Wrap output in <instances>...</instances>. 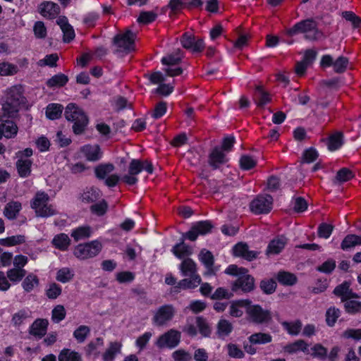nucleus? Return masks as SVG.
<instances>
[{"label":"nucleus","instance_id":"58836bf2","mask_svg":"<svg viewBox=\"0 0 361 361\" xmlns=\"http://www.w3.org/2000/svg\"><path fill=\"white\" fill-rule=\"evenodd\" d=\"M59 361H82L81 355L74 350L63 349L59 355Z\"/></svg>","mask_w":361,"mask_h":361},{"label":"nucleus","instance_id":"052dcab7","mask_svg":"<svg viewBox=\"0 0 361 361\" xmlns=\"http://www.w3.org/2000/svg\"><path fill=\"white\" fill-rule=\"evenodd\" d=\"M240 166L243 170H250L255 166L257 161L249 155H243L240 159Z\"/></svg>","mask_w":361,"mask_h":361},{"label":"nucleus","instance_id":"ea45409f","mask_svg":"<svg viewBox=\"0 0 361 361\" xmlns=\"http://www.w3.org/2000/svg\"><path fill=\"white\" fill-rule=\"evenodd\" d=\"M307 354H310L313 357L320 360L325 359L327 356V349L320 343H316L307 350Z\"/></svg>","mask_w":361,"mask_h":361},{"label":"nucleus","instance_id":"37998d69","mask_svg":"<svg viewBox=\"0 0 361 361\" xmlns=\"http://www.w3.org/2000/svg\"><path fill=\"white\" fill-rule=\"evenodd\" d=\"M114 170V166L111 164H101L95 168V174L99 179H106L111 175Z\"/></svg>","mask_w":361,"mask_h":361},{"label":"nucleus","instance_id":"6ab92c4d","mask_svg":"<svg viewBox=\"0 0 361 361\" xmlns=\"http://www.w3.org/2000/svg\"><path fill=\"white\" fill-rule=\"evenodd\" d=\"M248 300H238L233 301L229 307V314L234 317H240L244 312L247 314V309L250 304Z\"/></svg>","mask_w":361,"mask_h":361},{"label":"nucleus","instance_id":"cd10ccee","mask_svg":"<svg viewBox=\"0 0 361 361\" xmlns=\"http://www.w3.org/2000/svg\"><path fill=\"white\" fill-rule=\"evenodd\" d=\"M343 134L342 132L336 131L332 133L328 139V149L330 151L338 149L343 145Z\"/></svg>","mask_w":361,"mask_h":361},{"label":"nucleus","instance_id":"de8ad7c7","mask_svg":"<svg viewBox=\"0 0 361 361\" xmlns=\"http://www.w3.org/2000/svg\"><path fill=\"white\" fill-rule=\"evenodd\" d=\"M73 276H74V273H73V270H71L68 267H63V268L60 269L57 271L56 276V279L61 283H66L70 281L71 280H72Z\"/></svg>","mask_w":361,"mask_h":361},{"label":"nucleus","instance_id":"49530a36","mask_svg":"<svg viewBox=\"0 0 361 361\" xmlns=\"http://www.w3.org/2000/svg\"><path fill=\"white\" fill-rule=\"evenodd\" d=\"M39 285V279L34 274H29L23 280L22 287L26 292L32 291Z\"/></svg>","mask_w":361,"mask_h":361},{"label":"nucleus","instance_id":"4be33fe9","mask_svg":"<svg viewBox=\"0 0 361 361\" xmlns=\"http://www.w3.org/2000/svg\"><path fill=\"white\" fill-rule=\"evenodd\" d=\"M57 24L61 29L63 33V41L69 42L75 37V32L73 27L68 23V19L66 17H59L57 20Z\"/></svg>","mask_w":361,"mask_h":361},{"label":"nucleus","instance_id":"6e6552de","mask_svg":"<svg viewBox=\"0 0 361 361\" xmlns=\"http://www.w3.org/2000/svg\"><path fill=\"white\" fill-rule=\"evenodd\" d=\"M102 250V244L97 240H92L77 245L73 251L74 255L79 259L84 260L97 256Z\"/></svg>","mask_w":361,"mask_h":361},{"label":"nucleus","instance_id":"69168bd1","mask_svg":"<svg viewBox=\"0 0 361 361\" xmlns=\"http://www.w3.org/2000/svg\"><path fill=\"white\" fill-rule=\"evenodd\" d=\"M108 204L105 200H102L98 203L92 204L90 207L91 212L97 215L103 216L107 211Z\"/></svg>","mask_w":361,"mask_h":361},{"label":"nucleus","instance_id":"5fc2aeb1","mask_svg":"<svg viewBox=\"0 0 361 361\" xmlns=\"http://www.w3.org/2000/svg\"><path fill=\"white\" fill-rule=\"evenodd\" d=\"M66 310L63 305H56L51 311V320L54 323H59L66 317Z\"/></svg>","mask_w":361,"mask_h":361},{"label":"nucleus","instance_id":"423d86ee","mask_svg":"<svg viewBox=\"0 0 361 361\" xmlns=\"http://www.w3.org/2000/svg\"><path fill=\"white\" fill-rule=\"evenodd\" d=\"M143 170L149 173H152V163L147 160L141 161L139 159H133L129 164L128 173L124 175L121 180L128 185H135L137 182V176Z\"/></svg>","mask_w":361,"mask_h":361},{"label":"nucleus","instance_id":"a878e982","mask_svg":"<svg viewBox=\"0 0 361 361\" xmlns=\"http://www.w3.org/2000/svg\"><path fill=\"white\" fill-rule=\"evenodd\" d=\"M350 283L344 282L338 286L334 290L335 295L341 297L343 300L357 298V294L350 289Z\"/></svg>","mask_w":361,"mask_h":361},{"label":"nucleus","instance_id":"13d9d810","mask_svg":"<svg viewBox=\"0 0 361 361\" xmlns=\"http://www.w3.org/2000/svg\"><path fill=\"white\" fill-rule=\"evenodd\" d=\"M271 101L270 95L261 87H257L256 94V104L259 106H264Z\"/></svg>","mask_w":361,"mask_h":361},{"label":"nucleus","instance_id":"5701e85b","mask_svg":"<svg viewBox=\"0 0 361 361\" xmlns=\"http://www.w3.org/2000/svg\"><path fill=\"white\" fill-rule=\"evenodd\" d=\"M104 343L102 338H97L91 341L85 348L86 355L97 358L100 354V349L103 347Z\"/></svg>","mask_w":361,"mask_h":361},{"label":"nucleus","instance_id":"3c124183","mask_svg":"<svg viewBox=\"0 0 361 361\" xmlns=\"http://www.w3.org/2000/svg\"><path fill=\"white\" fill-rule=\"evenodd\" d=\"M277 280L283 285L292 286L296 283V276L289 272L280 271L277 274Z\"/></svg>","mask_w":361,"mask_h":361},{"label":"nucleus","instance_id":"774afa93","mask_svg":"<svg viewBox=\"0 0 361 361\" xmlns=\"http://www.w3.org/2000/svg\"><path fill=\"white\" fill-rule=\"evenodd\" d=\"M172 357L175 361H190L192 359L191 355L183 349L174 351Z\"/></svg>","mask_w":361,"mask_h":361},{"label":"nucleus","instance_id":"72a5a7b5","mask_svg":"<svg viewBox=\"0 0 361 361\" xmlns=\"http://www.w3.org/2000/svg\"><path fill=\"white\" fill-rule=\"evenodd\" d=\"M71 240L67 234L60 233L54 236L52 240L54 246L61 250H66L69 247Z\"/></svg>","mask_w":361,"mask_h":361},{"label":"nucleus","instance_id":"c85d7f7f","mask_svg":"<svg viewBox=\"0 0 361 361\" xmlns=\"http://www.w3.org/2000/svg\"><path fill=\"white\" fill-rule=\"evenodd\" d=\"M286 243V238L283 236L272 240L268 245L267 254H279L284 248Z\"/></svg>","mask_w":361,"mask_h":361},{"label":"nucleus","instance_id":"603ef678","mask_svg":"<svg viewBox=\"0 0 361 361\" xmlns=\"http://www.w3.org/2000/svg\"><path fill=\"white\" fill-rule=\"evenodd\" d=\"M68 81V77L62 73L57 74L51 77L47 82L50 87H61L65 85Z\"/></svg>","mask_w":361,"mask_h":361},{"label":"nucleus","instance_id":"ddd939ff","mask_svg":"<svg viewBox=\"0 0 361 361\" xmlns=\"http://www.w3.org/2000/svg\"><path fill=\"white\" fill-rule=\"evenodd\" d=\"M322 68H328L332 66L334 71L337 73H341L345 71L348 65V59L345 56H339L334 60L331 55H324L320 61Z\"/></svg>","mask_w":361,"mask_h":361},{"label":"nucleus","instance_id":"c03bdc74","mask_svg":"<svg viewBox=\"0 0 361 361\" xmlns=\"http://www.w3.org/2000/svg\"><path fill=\"white\" fill-rule=\"evenodd\" d=\"M63 109L61 104H49L46 108V116L49 119H56L61 116Z\"/></svg>","mask_w":361,"mask_h":361},{"label":"nucleus","instance_id":"2f4dec72","mask_svg":"<svg viewBox=\"0 0 361 361\" xmlns=\"http://www.w3.org/2000/svg\"><path fill=\"white\" fill-rule=\"evenodd\" d=\"M22 209L21 204L18 202H8L4 209V214L8 219H15Z\"/></svg>","mask_w":361,"mask_h":361},{"label":"nucleus","instance_id":"aec40b11","mask_svg":"<svg viewBox=\"0 0 361 361\" xmlns=\"http://www.w3.org/2000/svg\"><path fill=\"white\" fill-rule=\"evenodd\" d=\"M122 343L118 341L109 343L108 348L102 355L103 361H114L117 355L121 353Z\"/></svg>","mask_w":361,"mask_h":361},{"label":"nucleus","instance_id":"f704fd0d","mask_svg":"<svg viewBox=\"0 0 361 361\" xmlns=\"http://www.w3.org/2000/svg\"><path fill=\"white\" fill-rule=\"evenodd\" d=\"M101 197V192L95 188H87L81 195V200L83 202L91 203L97 200Z\"/></svg>","mask_w":361,"mask_h":361},{"label":"nucleus","instance_id":"2eb2a0df","mask_svg":"<svg viewBox=\"0 0 361 361\" xmlns=\"http://www.w3.org/2000/svg\"><path fill=\"white\" fill-rule=\"evenodd\" d=\"M13 117L4 113L0 116V140L2 137L13 138L17 135L18 130L17 125L13 121L6 118Z\"/></svg>","mask_w":361,"mask_h":361},{"label":"nucleus","instance_id":"4c0bfd02","mask_svg":"<svg viewBox=\"0 0 361 361\" xmlns=\"http://www.w3.org/2000/svg\"><path fill=\"white\" fill-rule=\"evenodd\" d=\"M30 314L31 312L27 308L20 310L13 314L11 323L15 326H19L30 317Z\"/></svg>","mask_w":361,"mask_h":361},{"label":"nucleus","instance_id":"b1692460","mask_svg":"<svg viewBox=\"0 0 361 361\" xmlns=\"http://www.w3.org/2000/svg\"><path fill=\"white\" fill-rule=\"evenodd\" d=\"M233 255L236 257H241L247 260H252L257 257V253L250 251L248 247L244 243H238L233 247Z\"/></svg>","mask_w":361,"mask_h":361},{"label":"nucleus","instance_id":"0e129e2a","mask_svg":"<svg viewBox=\"0 0 361 361\" xmlns=\"http://www.w3.org/2000/svg\"><path fill=\"white\" fill-rule=\"evenodd\" d=\"M199 259L207 268H210L214 263L212 254L206 250H202L199 255Z\"/></svg>","mask_w":361,"mask_h":361},{"label":"nucleus","instance_id":"bf43d9fd","mask_svg":"<svg viewBox=\"0 0 361 361\" xmlns=\"http://www.w3.org/2000/svg\"><path fill=\"white\" fill-rule=\"evenodd\" d=\"M58 60V55L56 54H51L49 55H47L44 59L39 60L37 62V65L41 67H54L56 66V61Z\"/></svg>","mask_w":361,"mask_h":361},{"label":"nucleus","instance_id":"9b49d317","mask_svg":"<svg viewBox=\"0 0 361 361\" xmlns=\"http://www.w3.org/2000/svg\"><path fill=\"white\" fill-rule=\"evenodd\" d=\"M180 341V332L175 329H170L161 335L155 342L159 348H173L176 347Z\"/></svg>","mask_w":361,"mask_h":361},{"label":"nucleus","instance_id":"f3484780","mask_svg":"<svg viewBox=\"0 0 361 361\" xmlns=\"http://www.w3.org/2000/svg\"><path fill=\"white\" fill-rule=\"evenodd\" d=\"M180 42L185 49H189L193 53L201 52L204 48L202 39H196L193 35L188 32L183 35Z\"/></svg>","mask_w":361,"mask_h":361},{"label":"nucleus","instance_id":"4468645a","mask_svg":"<svg viewBox=\"0 0 361 361\" xmlns=\"http://www.w3.org/2000/svg\"><path fill=\"white\" fill-rule=\"evenodd\" d=\"M273 199L270 195H259L250 203L251 211L256 214H267L272 209Z\"/></svg>","mask_w":361,"mask_h":361},{"label":"nucleus","instance_id":"7c9ffc66","mask_svg":"<svg viewBox=\"0 0 361 361\" xmlns=\"http://www.w3.org/2000/svg\"><path fill=\"white\" fill-rule=\"evenodd\" d=\"M92 229L89 226H82L72 230L71 235L75 241L88 238L91 236Z\"/></svg>","mask_w":361,"mask_h":361},{"label":"nucleus","instance_id":"1a4fd4ad","mask_svg":"<svg viewBox=\"0 0 361 361\" xmlns=\"http://www.w3.org/2000/svg\"><path fill=\"white\" fill-rule=\"evenodd\" d=\"M176 314V310L171 305H164L159 307L153 315L152 322L157 326H166Z\"/></svg>","mask_w":361,"mask_h":361},{"label":"nucleus","instance_id":"680f3d73","mask_svg":"<svg viewBox=\"0 0 361 361\" xmlns=\"http://www.w3.org/2000/svg\"><path fill=\"white\" fill-rule=\"evenodd\" d=\"M157 13L154 11H142L140 13L137 22L143 24H148L155 20Z\"/></svg>","mask_w":361,"mask_h":361},{"label":"nucleus","instance_id":"a211bd4d","mask_svg":"<svg viewBox=\"0 0 361 361\" xmlns=\"http://www.w3.org/2000/svg\"><path fill=\"white\" fill-rule=\"evenodd\" d=\"M39 13L47 18H56L60 12L58 4L51 1H44L39 6Z\"/></svg>","mask_w":361,"mask_h":361},{"label":"nucleus","instance_id":"0eeeda50","mask_svg":"<svg viewBox=\"0 0 361 361\" xmlns=\"http://www.w3.org/2000/svg\"><path fill=\"white\" fill-rule=\"evenodd\" d=\"M246 319L249 322L255 324H267L271 321L272 314L270 310L264 309L259 305L252 304L250 301Z\"/></svg>","mask_w":361,"mask_h":361},{"label":"nucleus","instance_id":"e433bc0d","mask_svg":"<svg viewBox=\"0 0 361 361\" xmlns=\"http://www.w3.org/2000/svg\"><path fill=\"white\" fill-rule=\"evenodd\" d=\"M308 344L303 340H298L294 343H290L284 347V350L288 353H296L299 351L303 353L307 352Z\"/></svg>","mask_w":361,"mask_h":361},{"label":"nucleus","instance_id":"dca6fc26","mask_svg":"<svg viewBox=\"0 0 361 361\" xmlns=\"http://www.w3.org/2000/svg\"><path fill=\"white\" fill-rule=\"evenodd\" d=\"M80 157L85 159L88 161H97L102 157L103 152L97 144L85 145L80 149Z\"/></svg>","mask_w":361,"mask_h":361},{"label":"nucleus","instance_id":"f03ea898","mask_svg":"<svg viewBox=\"0 0 361 361\" xmlns=\"http://www.w3.org/2000/svg\"><path fill=\"white\" fill-rule=\"evenodd\" d=\"M64 115L66 118L73 123V130L75 134L79 135L84 132L88 118L83 110L73 103L67 105Z\"/></svg>","mask_w":361,"mask_h":361},{"label":"nucleus","instance_id":"393cba45","mask_svg":"<svg viewBox=\"0 0 361 361\" xmlns=\"http://www.w3.org/2000/svg\"><path fill=\"white\" fill-rule=\"evenodd\" d=\"M179 269L183 276H199L197 274V265L190 258L183 259L179 266Z\"/></svg>","mask_w":361,"mask_h":361},{"label":"nucleus","instance_id":"8fccbe9b","mask_svg":"<svg viewBox=\"0 0 361 361\" xmlns=\"http://www.w3.org/2000/svg\"><path fill=\"white\" fill-rule=\"evenodd\" d=\"M233 330L232 324L224 319H221L217 325V334L220 337L228 336Z\"/></svg>","mask_w":361,"mask_h":361},{"label":"nucleus","instance_id":"79ce46f5","mask_svg":"<svg viewBox=\"0 0 361 361\" xmlns=\"http://www.w3.org/2000/svg\"><path fill=\"white\" fill-rule=\"evenodd\" d=\"M26 238L23 235H16L0 239V245L6 247L15 246L25 242Z\"/></svg>","mask_w":361,"mask_h":361},{"label":"nucleus","instance_id":"bb28decb","mask_svg":"<svg viewBox=\"0 0 361 361\" xmlns=\"http://www.w3.org/2000/svg\"><path fill=\"white\" fill-rule=\"evenodd\" d=\"M48 321L44 319L35 320L31 326L30 333L36 336L42 337L47 329Z\"/></svg>","mask_w":361,"mask_h":361},{"label":"nucleus","instance_id":"e2e57ef3","mask_svg":"<svg viewBox=\"0 0 361 361\" xmlns=\"http://www.w3.org/2000/svg\"><path fill=\"white\" fill-rule=\"evenodd\" d=\"M340 315V311L335 307H331L326 311V321L329 326H332Z\"/></svg>","mask_w":361,"mask_h":361},{"label":"nucleus","instance_id":"c756f323","mask_svg":"<svg viewBox=\"0 0 361 361\" xmlns=\"http://www.w3.org/2000/svg\"><path fill=\"white\" fill-rule=\"evenodd\" d=\"M189 279H184L180 280L177 286L175 287L176 289H191L197 287L201 282V278L200 276H189ZM178 291V290H176Z\"/></svg>","mask_w":361,"mask_h":361},{"label":"nucleus","instance_id":"f257e3e1","mask_svg":"<svg viewBox=\"0 0 361 361\" xmlns=\"http://www.w3.org/2000/svg\"><path fill=\"white\" fill-rule=\"evenodd\" d=\"M225 273L228 275L238 276V279L232 286L233 291L241 290L247 293L254 289V279L247 274L246 269L238 267L235 264H231L226 269Z\"/></svg>","mask_w":361,"mask_h":361},{"label":"nucleus","instance_id":"a19ab883","mask_svg":"<svg viewBox=\"0 0 361 361\" xmlns=\"http://www.w3.org/2000/svg\"><path fill=\"white\" fill-rule=\"evenodd\" d=\"M361 245V235H348L343 240L341 247L343 250H348L356 245Z\"/></svg>","mask_w":361,"mask_h":361},{"label":"nucleus","instance_id":"338daca9","mask_svg":"<svg viewBox=\"0 0 361 361\" xmlns=\"http://www.w3.org/2000/svg\"><path fill=\"white\" fill-rule=\"evenodd\" d=\"M152 336V334L151 332H145L143 334L140 336L135 341V345L139 349L140 351L142 350L146 345L149 341L150 338Z\"/></svg>","mask_w":361,"mask_h":361},{"label":"nucleus","instance_id":"f8f14e48","mask_svg":"<svg viewBox=\"0 0 361 361\" xmlns=\"http://www.w3.org/2000/svg\"><path fill=\"white\" fill-rule=\"evenodd\" d=\"M135 35L130 30L124 33L118 34L114 38V44L116 47V51H130L134 49V41Z\"/></svg>","mask_w":361,"mask_h":361},{"label":"nucleus","instance_id":"7ed1b4c3","mask_svg":"<svg viewBox=\"0 0 361 361\" xmlns=\"http://www.w3.org/2000/svg\"><path fill=\"white\" fill-rule=\"evenodd\" d=\"M287 33L290 36L302 33L305 39L310 41H317L323 37V33L318 30L316 22L311 19L296 23L287 31Z\"/></svg>","mask_w":361,"mask_h":361},{"label":"nucleus","instance_id":"4d7b16f0","mask_svg":"<svg viewBox=\"0 0 361 361\" xmlns=\"http://www.w3.org/2000/svg\"><path fill=\"white\" fill-rule=\"evenodd\" d=\"M61 287L56 283H51L46 289V295L49 299H56L61 294Z\"/></svg>","mask_w":361,"mask_h":361},{"label":"nucleus","instance_id":"09e8293b","mask_svg":"<svg viewBox=\"0 0 361 361\" xmlns=\"http://www.w3.org/2000/svg\"><path fill=\"white\" fill-rule=\"evenodd\" d=\"M282 326L289 334L293 336L298 335L302 329V323L299 320L290 322H282Z\"/></svg>","mask_w":361,"mask_h":361},{"label":"nucleus","instance_id":"473e14b6","mask_svg":"<svg viewBox=\"0 0 361 361\" xmlns=\"http://www.w3.org/2000/svg\"><path fill=\"white\" fill-rule=\"evenodd\" d=\"M173 254L178 259H183L191 255L190 247L187 245L183 240L180 243L176 244L171 250Z\"/></svg>","mask_w":361,"mask_h":361},{"label":"nucleus","instance_id":"a18cd8bd","mask_svg":"<svg viewBox=\"0 0 361 361\" xmlns=\"http://www.w3.org/2000/svg\"><path fill=\"white\" fill-rule=\"evenodd\" d=\"M248 340L252 344H266L272 341V337L270 334L266 333H255L252 334Z\"/></svg>","mask_w":361,"mask_h":361},{"label":"nucleus","instance_id":"9d476101","mask_svg":"<svg viewBox=\"0 0 361 361\" xmlns=\"http://www.w3.org/2000/svg\"><path fill=\"white\" fill-rule=\"evenodd\" d=\"M183 57V54L180 49L176 50L174 53L169 54L161 59V63L167 66L164 69L168 75L173 77L180 75L183 70L180 68H173V66L179 63Z\"/></svg>","mask_w":361,"mask_h":361},{"label":"nucleus","instance_id":"20e7f679","mask_svg":"<svg viewBox=\"0 0 361 361\" xmlns=\"http://www.w3.org/2000/svg\"><path fill=\"white\" fill-rule=\"evenodd\" d=\"M22 101L21 86H13L8 89L2 103V110L8 116H15Z\"/></svg>","mask_w":361,"mask_h":361},{"label":"nucleus","instance_id":"39448f33","mask_svg":"<svg viewBox=\"0 0 361 361\" xmlns=\"http://www.w3.org/2000/svg\"><path fill=\"white\" fill-rule=\"evenodd\" d=\"M49 197L44 192H37L31 202V207L37 216L49 217L57 214V210L49 204Z\"/></svg>","mask_w":361,"mask_h":361},{"label":"nucleus","instance_id":"864d4df0","mask_svg":"<svg viewBox=\"0 0 361 361\" xmlns=\"http://www.w3.org/2000/svg\"><path fill=\"white\" fill-rule=\"evenodd\" d=\"M90 329L85 325H81L73 332V336L78 343H83L90 334Z\"/></svg>","mask_w":361,"mask_h":361},{"label":"nucleus","instance_id":"6e6d98bb","mask_svg":"<svg viewBox=\"0 0 361 361\" xmlns=\"http://www.w3.org/2000/svg\"><path fill=\"white\" fill-rule=\"evenodd\" d=\"M7 277L11 281L18 282L25 274V270L23 269H18L17 267L11 269L7 271Z\"/></svg>","mask_w":361,"mask_h":361},{"label":"nucleus","instance_id":"c9c22d12","mask_svg":"<svg viewBox=\"0 0 361 361\" xmlns=\"http://www.w3.org/2000/svg\"><path fill=\"white\" fill-rule=\"evenodd\" d=\"M32 165V161L28 158L20 157L18 159L16 166L19 175L21 177H26L30 173V168Z\"/></svg>","mask_w":361,"mask_h":361},{"label":"nucleus","instance_id":"412c9836","mask_svg":"<svg viewBox=\"0 0 361 361\" xmlns=\"http://www.w3.org/2000/svg\"><path fill=\"white\" fill-rule=\"evenodd\" d=\"M228 161L226 154L218 147L214 148L209 157V164L214 169H217L220 165L226 163Z\"/></svg>","mask_w":361,"mask_h":361}]
</instances>
